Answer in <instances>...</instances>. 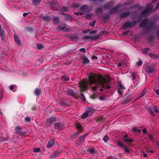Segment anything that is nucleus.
I'll return each instance as SVG.
<instances>
[{
	"label": "nucleus",
	"instance_id": "22",
	"mask_svg": "<svg viewBox=\"0 0 159 159\" xmlns=\"http://www.w3.org/2000/svg\"><path fill=\"white\" fill-rule=\"evenodd\" d=\"M87 134H85L79 137L78 139L79 140L80 142L82 143L84 141L85 138L87 135Z\"/></svg>",
	"mask_w": 159,
	"mask_h": 159
},
{
	"label": "nucleus",
	"instance_id": "37",
	"mask_svg": "<svg viewBox=\"0 0 159 159\" xmlns=\"http://www.w3.org/2000/svg\"><path fill=\"white\" fill-rule=\"evenodd\" d=\"M102 8L101 7H99L96 9L95 11V13H98L99 12H102Z\"/></svg>",
	"mask_w": 159,
	"mask_h": 159
},
{
	"label": "nucleus",
	"instance_id": "62",
	"mask_svg": "<svg viewBox=\"0 0 159 159\" xmlns=\"http://www.w3.org/2000/svg\"><path fill=\"white\" fill-rule=\"evenodd\" d=\"M32 109L33 111H35L37 109V107L35 106H34L32 107Z\"/></svg>",
	"mask_w": 159,
	"mask_h": 159
},
{
	"label": "nucleus",
	"instance_id": "4",
	"mask_svg": "<svg viewBox=\"0 0 159 159\" xmlns=\"http://www.w3.org/2000/svg\"><path fill=\"white\" fill-rule=\"evenodd\" d=\"M137 23L138 22L134 20L130 22V20H128L125 22L122 27L124 28L132 29L136 25Z\"/></svg>",
	"mask_w": 159,
	"mask_h": 159
},
{
	"label": "nucleus",
	"instance_id": "46",
	"mask_svg": "<svg viewBox=\"0 0 159 159\" xmlns=\"http://www.w3.org/2000/svg\"><path fill=\"white\" fill-rule=\"evenodd\" d=\"M109 140V138L107 135H105L103 138V140L106 143H107Z\"/></svg>",
	"mask_w": 159,
	"mask_h": 159
},
{
	"label": "nucleus",
	"instance_id": "23",
	"mask_svg": "<svg viewBox=\"0 0 159 159\" xmlns=\"http://www.w3.org/2000/svg\"><path fill=\"white\" fill-rule=\"evenodd\" d=\"M14 40L15 42L18 45H20V39L18 37V36L16 34H14Z\"/></svg>",
	"mask_w": 159,
	"mask_h": 159
},
{
	"label": "nucleus",
	"instance_id": "12",
	"mask_svg": "<svg viewBox=\"0 0 159 159\" xmlns=\"http://www.w3.org/2000/svg\"><path fill=\"white\" fill-rule=\"evenodd\" d=\"M69 38L73 41H76L79 39V35L78 34H72L69 36Z\"/></svg>",
	"mask_w": 159,
	"mask_h": 159
},
{
	"label": "nucleus",
	"instance_id": "40",
	"mask_svg": "<svg viewBox=\"0 0 159 159\" xmlns=\"http://www.w3.org/2000/svg\"><path fill=\"white\" fill-rule=\"evenodd\" d=\"M72 6L74 8H78L80 7V4L79 3H73Z\"/></svg>",
	"mask_w": 159,
	"mask_h": 159
},
{
	"label": "nucleus",
	"instance_id": "11",
	"mask_svg": "<svg viewBox=\"0 0 159 159\" xmlns=\"http://www.w3.org/2000/svg\"><path fill=\"white\" fill-rule=\"evenodd\" d=\"M51 5L52 7L55 8L57 11H59L60 8L59 4L57 1H53L51 2Z\"/></svg>",
	"mask_w": 159,
	"mask_h": 159
},
{
	"label": "nucleus",
	"instance_id": "32",
	"mask_svg": "<svg viewBox=\"0 0 159 159\" xmlns=\"http://www.w3.org/2000/svg\"><path fill=\"white\" fill-rule=\"evenodd\" d=\"M43 19L45 21H49L51 19V18L50 16H43Z\"/></svg>",
	"mask_w": 159,
	"mask_h": 159
},
{
	"label": "nucleus",
	"instance_id": "18",
	"mask_svg": "<svg viewBox=\"0 0 159 159\" xmlns=\"http://www.w3.org/2000/svg\"><path fill=\"white\" fill-rule=\"evenodd\" d=\"M54 143L55 142L53 140H51L49 141L47 145V147L48 148H51L54 144Z\"/></svg>",
	"mask_w": 159,
	"mask_h": 159
},
{
	"label": "nucleus",
	"instance_id": "19",
	"mask_svg": "<svg viewBox=\"0 0 159 159\" xmlns=\"http://www.w3.org/2000/svg\"><path fill=\"white\" fill-rule=\"evenodd\" d=\"M0 36L1 40L4 41L6 38V33L4 30L0 31Z\"/></svg>",
	"mask_w": 159,
	"mask_h": 159
},
{
	"label": "nucleus",
	"instance_id": "48",
	"mask_svg": "<svg viewBox=\"0 0 159 159\" xmlns=\"http://www.w3.org/2000/svg\"><path fill=\"white\" fill-rule=\"evenodd\" d=\"M89 39H91V36L87 35H85L83 37V39L84 40H88Z\"/></svg>",
	"mask_w": 159,
	"mask_h": 159
},
{
	"label": "nucleus",
	"instance_id": "30",
	"mask_svg": "<svg viewBox=\"0 0 159 159\" xmlns=\"http://www.w3.org/2000/svg\"><path fill=\"white\" fill-rule=\"evenodd\" d=\"M81 100L83 102H85L86 99L84 94L81 93L79 95Z\"/></svg>",
	"mask_w": 159,
	"mask_h": 159
},
{
	"label": "nucleus",
	"instance_id": "10",
	"mask_svg": "<svg viewBox=\"0 0 159 159\" xmlns=\"http://www.w3.org/2000/svg\"><path fill=\"white\" fill-rule=\"evenodd\" d=\"M57 120V118L55 117H52L47 120V124L50 126L52 125L53 122Z\"/></svg>",
	"mask_w": 159,
	"mask_h": 159
},
{
	"label": "nucleus",
	"instance_id": "15",
	"mask_svg": "<svg viewBox=\"0 0 159 159\" xmlns=\"http://www.w3.org/2000/svg\"><path fill=\"white\" fill-rule=\"evenodd\" d=\"M41 93V90L40 88H36L34 92V94L36 96H39Z\"/></svg>",
	"mask_w": 159,
	"mask_h": 159
},
{
	"label": "nucleus",
	"instance_id": "44",
	"mask_svg": "<svg viewBox=\"0 0 159 159\" xmlns=\"http://www.w3.org/2000/svg\"><path fill=\"white\" fill-rule=\"evenodd\" d=\"M61 78L64 79L65 81H67L69 80V78L68 77L65 75L61 76Z\"/></svg>",
	"mask_w": 159,
	"mask_h": 159
},
{
	"label": "nucleus",
	"instance_id": "56",
	"mask_svg": "<svg viewBox=\"0 0 159 159\" xmlns=\"http://www.w3.org/2000/svg\"><path fill=\"white\" fill-rule=\"evenodd\" d=\"M143 63V62L142 60H140L137 61V65L138 66H140L142 65Z\"/></svg>",
	"mask_w": 159,
	"mask_h": 159
},
{
	"label": "nucleus",
	"instance_id": "47",
	"mask_svg": "<svg viewBox=\"0 0 159 159\" xmlns=\"http://www.w3.org/2000/svg\"><path fill=\"white\" fill-rule=\"evenodd\" d=\"M88 116V112H85L81 116V118L82 119H84L86 118Z\"/></svg>",
	"mask_w": 159,
	"mask_h": 159
},
{
	"label": "nucleus",
	"instance_id": "36",
	"mask_svg": "<svg viewBox=\"0 0 159 159\" xmlns=\"http://www.w3.org/2000/svg\"><path fill=\"white\" fill-rule=\"evenodd\" d=\"M59 10L63 11H66L68 10L67 7H60Z\"/></svg>",
	"mask_w": 159,
	"mask_h": 159
},
{
	"label": "nucleus",
	"instance_id": "1",
	"mask_svg": "<svg viewBox=\"0 0 159 159\" xmlns=\"http://www.w3.org/2000/svg\"><path fill=\"white\" fill-rule=\"evenodd\" d=\"M89 82L90 85H92L98 83L100 84L101 87L105 89L107 88V89H109L111 87L108 85V83L109 80L104 77L102 75L98 76L96 78V75L94 74H91L89 76Z\"/></svg>",
	"mask_w": 159,
	"mask_h": 159
},
{
	"label": "nucleus",
	"instance_id": "5",
	"mask_svg": "<svg viewBox=\"0 0 159 159\" xmlns=\"http://www.w3.org/2000/svg\"><path fill=\"white\" fill-rule=\"evenodd\" d=\"M93 9V6H88L86 4L83 5L80 7V10L82 11L85 10L88 12L91 11Z\"/></svg>",
	"mask_w": 159,
	"mask_h": 159
},
{
	"label": "nucleus",
	"instance_id": "24",
	"mask_svg": "<svg viewBox=\"0 0 159 159\" xmlns=\"http://www.w3.org/2000/svg\"><path fill=\"white\" fill-rule=\"evenodd\" d=\"M68 94L72 96H75V91L72 89H69L67 91Z\"/></svg>",
	"mask_w": 159,
	"mask_h": 159
},
{
	"label": "nucleus",
	"instance_id": "60",
	"mask_svg": "<svg viewBox=\"0 0 159 159\" xmlns=\"http://www.w3.org/2000/svg\"><path fill=\"white\" fill-rule=\"evenodd\" d=\"M119 87H120V88L122 89H125V87L123 86V85H122V84L120 83H119Z\"/></svg>",
	"mask_w": 159,
	"mask_h": 159
},
{
	"label": "nucleus",
	"instance_id": "9",
	"mask_svg": "<svg viewBox=\"0 0 159 159\" xmlns=\"http://www.w3.org/2000/svg\"><path fill=\"white\" fill-rule=\"evenodd\" d=\"M81 132V130H77L70 137V139L71 140H73L76 138L78 136H79L80 133Z\"/></svg>",
	"mask_w": 159,
	"mask_h": 159
},
{
	"label": "nucleus",
	"instance_id": "28",
	"mask_svg": "<svg viewBox=\"0 0 159 159\" xmlns=\"http://www.w3.org/2000/svg\"><path fill=\"white\" fill-rule=\"evenodd\" d=\"M100 35L99 34L94 35L93 36L91 37V41L97 40L100 38Z\"/></svg>",
	"mask_w": 159,
	"mask_h": 159
},
{
	"label": "nucleus",
	"instance_id": "34",
	"mask_svg": "<svg viewBox=\"0 0 159 159\" xmlns=\"http://www.w3.org/2000/svg\"><path fill=\"white\" fill-rule=\"evenodd\" d=\"M148 111L153 116H155V115L152 111V108L151 107H148Z\"/></svg>",
	"mask_w": 159,
	"mask_h": 159
},
{
	"label": "nucleus",
	"instance_id": "31",
	"mask_svg": "<svg viewBox=\"0 0 159 159\" xmlns=\"http://www.w3.org/2000/svg\"><path fill=\"white\" fill-rule=\"evenodd\" d=\"M123 140L125 142H132L133 141V139L129 138H124Z\"/></svg>",
	"mask_w": 159,
	"mask_h": 159
},
{
	"label": "nucleus",
	"instance_id": "17",
	"mask_svg": "<svg viewBox=\"0 0 159 159\" xmlns=\"http://www.w3.org/2000/svg\"><path fill=\"white\" fill-rule=\"evenodd\" d=\"M130 12L129 11L121 13L120 15V17L122 18H125L128 16L130 14Z\"/></svg>",
	"mask_w": 159,
	"mask_h": 159
},
{
	"label": "nucleus",
	"instance_id": "13",
	"mask_svg": "<svg viewBox=\"0 0 159 159\" xmlns=\"http://www.w3.org/2000/svg\"><path fill=\"white\" fill-rule=\"evenodd\" d=\"M114 2L113 1H110L103 6V8L105 9H107L111 7V5L114 3Z\"/></svg>",
	"mask_w": 159,
	"mask_h": 159
},
{
	"label": "nucleus",
	"instance_id": "8",
	"mask_svg": "<svg viewBox=\"0 0 159 159\" xmlns=\"http://www.w3.org/2000/svg\"><path fill=\"white\" fill-rule=\"evenodd\" d=\"M119 7V5H118L112 7L109 11L110 14V15H112L114 13H117L118 11Z\"/></svg>",
	"mask_w": 159,
	"mask_h": 159
},
{
	"label": "nucleus",
	"instance_id": "39",
	"mask_svg": "<svg viewBox=\"0 0 159 159\" xmlns=\"http://www.w3.org/2000/svg\"><path fill=\"white\" fill-rule=\"evenodd\" d=\"M37 47L38 49H40L44 48L43 45L40 44L38 43L37 44Z\"/></svg>",
	"mask_w": 159,
	"mask_h": 159
},
{
	"label": "nucleus",
	"instance_id": "35",
	"mask_svg": "<svg viewBox=\"0 0 159 159\" xmlns=\"http://www.w3.org/2000/svg\"><path fill=\"white\" fill-rule=\"evenodd\" d=\"M53 20L55 24H57L59 22V18L58 17H54L53 18Z\"/></svg>",
	"mask_w": 159,
	"mask_h": 159
},
{
	"label": "nucleus",
	"instance_id": "27",
	"mask_svg": "<svg viewBox=\"0 0 159 159\" xmlns=\"http://www.w3.org/2000/svg\"><path fill=\"white\" fill-rule=\"evenodd\" d=\"M104 119V117L102 116L98 118L96 120V122L99 124H100L103 120Z\"/></svg>",
	"mask_w": 159,
	"mask_h": 159
},
{
	"label": "nucleus",
	"instance_id": "7",
	"mask_svg": "<svg viewBox=\"0 0 159 159\" xmlns=\"http://www.w3.org/2000/svg\"><path fill=\"white\" fill-rule=\"evenodd\" d=\"M55 129H59L65 127V123L63 122H60L56 123L54 125Z\"/></svg>",
	"mask_w": 159,
	"mask_h": 159
},
{
	"label": "nucleus",
	"instance_id": "6",
	"mask_svg": "<svg viewBox=\"0 0 159 159\" xmlns=\"http://www.w3.org/2000/svg\"><path fill=\"white\" fill-rule=\"evenodd\" d=\"M149 6L147 8L141 13V16H147L148 12L152 10L153 8V6L151 4L149 5Z\"/></svg>",
	"mask_w": 159,
	"mask_h": 159
},
{
	"label": "nucleus",
	"instance_id": "45",
	"mask_svg": "<svg viewBox=\"0 0 159 159\" xmlns=\"http://www.w3.org/2000/svg\"><path fill=\"white\" fill-rule=\"evenodd\" d=\"M153 108L154 112L157 113H159V111L156 106L155 105L153 106Z\"/></svg>",
	"mask_w": 159,
	"mask_h": 159
},
{
	"label": "nucleus",
	"instance_id": "64",
	"mask_svg": "<svg viewBox=\"0 0 159 159\" xmlns=\"http://www.w3.org/2000/svg\"><path fill=\"white\" fill-rule=\"evenodd\" d=\"M153 39V37L152 36H149L148 38V40L149 41H151Z\"/></svg>",
	"mask_w": 159,
	"mask_h": 159
},
{
	"label": "nucleus",
	"instance_id": "26",
	"mask_svg": "<svg viewBox=\"0 0 159 159\" xmlns=\"http://www.w3.org/2000/svg\"><path fill=\"white\" fill-rule=\"evenodd\" d=\"M154 27V25L152 24H150L147 27L145 28V30H146V33H147L148 30H152Z\"/></svg>",
	"mask_w": 159,
	"mask_h": 159
},
{
	"label": "nucleus",
	"instance_id": "2",
	"mask_svg": "<svg viewBox=\"0 0 159 159\" xmlns=\"http://www.w3.org/2000/svg\"><path fill=\"white\" fill-rule=\"evenodd\" d=\"M155 65L153 63H149L145 65V71L146 73L148 74L152 73L154 70Z\"/></svg>",
	"mask_w": 159,
	"mask_h": 159
},
{
	"label": "nucleus",
	"instance_id": "25",
	"mask_svg": "<svg viewBox=\"0 0 159 159\" xmlns=\"http://www.w3.org/2000/svg\"><path fill=\"white\" fill-rule=\"evenodd\" d=\"M21 130H16V133L18 135L21 136H24L26 134V132H21Z\"/></svg>",
	"mask_w": 159,
	"mask_h": 159
},
{
	"label": "nucleus",
	"instance_id": "14",
	"mask_svg": "<svg viewBox=\"0 0 159 159\" xmlns=\"http://www.w3.org/2000/svg\"><path fill=\"white\" fill-rule=\"evenodd\" d=\"M148 21L147 19H145L142 21L140 24L139 26L140 28L145 27L148 24Z\"/></svg>",
	"mask_w": 159,
	"mask_h": 159
},
{
	"label": "nucleus",
	"instance_id": "55",
	"mask_svg": "<svg viewBox=\"0 0 159 159\" xmlns=\"http://www.w3.org/2000/svg\"><path fill=\"white\" fill-rule=\"evenodd\" d=\"M89 152L92 154H94L95 151L94 149L93 148H91L89 149Z\"/></svg>",
	"mask_w": 159,
	"mask_h": 159
},
{
	"label": "nucleus",
	"instance_id": "49",
	"mask_svg": "<svg viewBox=\"0 0 159 159\" xmlns=\"http://www.w3.org/2000/svg\"><path fill=\"white\" fill-rule=\"evenodd\" d=\"M124 149L125 150V152H126L129 153V150L128 147L126 146H125L124 147Z\"/></svg>",
	"mask_w": 159,
	"mask_h": 159
},
{
	"label": "nucleus",
	"instance_id": "42",
	"mask_svg": "<svg viewBox=\"0 0 159 159\" xmlns=\"http://www.w3.org/2000/svg\"><path fill=\"white\" fill-rule=\"evenodd\" d=\"M147 93V91L145 89H143L141 93V95H140V97H142L143 96L146 94Z\"/></svg>",
	"mask_w": 159,
	"mask_h": 159
},
{
	"label": "nucleus",
	"instance_id": "61",
	"mask_svg": "<svg viewBox=\"0 0 159 159\" xmlns=\"http://www.w3.org/2000/svg\"><path fill=\"white\" fill-rule=\"evenodd\" d=\"M109 16L108 15H106L102 17V19L103 20H107L109 19Z\"/></svg>",
	"mask_w": 159,
	"mask_h": 159
},
{
	"label": "nucleus",
	"instance_id": "41",
	"mask_svg": "<svg viewBox=\"0 0 159 159\" xmlns=\"http://www.w3.org/2000/svg\"><path fill=\"white\" fill-rule=\"evenodd\" d=\"M75 126L78 129H83L81 125L79 123H77Z\"/></svg>",
	"mask_w": 159,
	"mask_h": 159
},
{
	"label": "nucleus",
	"instance_id": "21",
	"mask_svg": "<svg viewBox=\"0 0 159 159\" xmlns=\"http://www.w3.org/2000/svg\"><path fill=\"white\" fill-rule=\"evenodd\" d=\"M150 50V49L149 48H146L141 50V51L142 54L145 55H147L148 53V51Z\"/></svg>",
	"mask_w": 159,
	"mask_h": 159
},
{
	"label": "nucleus",
	"instance_id": "3",
	"mask_svg": "<svg viewBox=\"0 0 159 159\" xmlns=\"http://www.w3.org/2000/svg\"><path fill=\"white\" fill-rule=\"evenodd\" d=\"M80 92H84L88 88L89 83L85 79H84L79 83Z\"/></svg>",
	"mask_w": 159,
	"mask_h": 159
},
{
	"label": "nucleus",
	"instance_id": "29",
	"mask_svg": "<svg viewBox=\"0 0 159 159\" xmlns=\"http://www.w3.org/2000/svg\"><path fill=\"white\" fill-rule=\"evenodd\" d=\"M41 0H32V2L34 5H38L41 2Z\"/></svg>",
	"mask_w": 159,
	"mask_h": 159
},
{
	"label": "nucleus",
	"instance_id": "57",
	"mask_svg": "<svg viewBox=\"0 0 159 159\" xmlns=\"http://www.w3.org/2000/svg\"><path fill=\"white\" fill-rule=\"evenodd\" d=\"M25 120L26 122H29L30 120V118L29 117H26L25 118Z\"/></svg>",
	"mask_w": 159,
	"mask_h": 159
},
{
	"label": "nucleus",
	"instance_id": "43",
	"mask_svg": "<svg viewBox=\"0 0 159 159\" xmlns=\"http://www.w3.org/2000/svg\"><path fill=\"white\" fill-rule=\"evenodd\" d=\"M93 16V14L92 13H87L86 14L85 16L86 18H89V17H91Z\"/></svg>",
	"mask_w": 159,
	"mask_h": 159
},
{
	"label": "nucleus",
	"instance_id": "58",
	"mask_svg": "<svg viewBox=\"0 0 159 159\" xmlns=\"http://www.w3.org/2000/svg\"><path fill=\"white\" fill-rule=\"evenodd\" d=\"M79 51L80 52H83L84 53H85L86 52L85 49L84 48L80 49H79Z\"/></svg>",
	"mask_w": 159,
	"mask_h": 159
},
{
	"label": "nucleus",
	"instance_id": "20",
	"mask_svg": "<svg viewBox=\"0 0 159 159\" xmlns=\"http://www.w3.org/2000/svg\"><path fill=\"white\" fill-rule=\"evenodd\" d=\"M148 55L152 59H158L159 56L158 55L155 54L153 53H149L148 54Z\"/></svg>",
	"mask_w": 159,
	"mask_h": 159
},
{
	"label": "nucleus",
	"instance_id": "51",
	"mask_svg": "<svg viewBox=\"0 0 159 159\" xmlns=\"http://www.w3.org/2000/svg\"><path fill=\"white\" fill-rule=\"evenodd\" d=\"M118 145L120 147H124V144L123 143L121 142L120 140H119L117 142Z\"/></svg>",
	"mask_w": 159,
	"mask_h": 159
},
{
	"label": "nucleus",
	"instance_id": "52",
	"mask_svg": "<svg viewBox=\"0 0 159 159\" xmlns=\"http://www.w3.org/2000/svg\"><path fill=\"white\" fill-rule=\"evenodd\" d=\"M40 151V149L39 148H34L33 149V151L34 152H39Z\"/></svg>",
	"mask_w": 159,
	"mask_h": 159
},
{
	"label": "nucleus",
	"instance_id": "63",
	"mask_svg": "<svg viewBox=\"0 0 159 159\" xmlns=\"http://www.w3.org/2000/svg\"><path fill=\"white\" fill-rule=\"evenodd\" d=\"M1 139H2V141L7 140L8 139V138H6L5 137H2Z\"/></svg>",
	"mask_w": 159,
	"mask_h": 159
},
{
	"label": "nucleus",
	"instance_id": "50",
	"mask_svg": "<svg viewBox=\"0 0 159 159\" xmlns=\"http://www.w3.org/2000/svg\"><path fill=\"white\" fill-rule=\"evenodd\" d=\"M136 74L134 72H133L131 73V76L132 77L134 80H136Z\"/></svg>",
	"mask_w": 159,
	"mask_h": 159
},
{
	"label": "nucleus",
	"instance_id": "53",
	"mask_svg": "<svg viewBox=\"0 0 159 159\" xmlns=\"http://www.w3.org/2000/svg\"><path fill=\"white\" fill-rule=\"evenodd\" d=\"M107 31H105V30H103V31H101V32H100V34H100V36H102V35H104L105 34H107Z\"/></svg>",
	"mask_w": 159,
	"mask_h": 159
},
{
	"label": "nucleus",
	"instance_id": "59",
	"mask_svg": "<svg viewBox=\"0 0 159 159\" xmlns=\"http://www.w3.org/2000/svg\"><path fill=\"white\" fill-rule=\"evenodd\" d=\"M96 21H93V22L90 23L89 24V25L90 26H92V27H93L94 26L95 23Z\"/></svg>",
	"mask_w": 159,
	"mask_h": 159
},
{
	"label": "nucleus",
	"instance_id": "16",
	"mask_svg": "<svg viewBox=\"0 0 159 159\" xmlns=\"http://www.w3.org/2000/svg\"><path fill=\"white\" fill-rule=\"evenodd\" d=\"M81 59L82 60L83 64H85L89 62V60L86 57L84 56L81 58Z\"/></svg>",
	"mask_w": 159,
	"mask_h": 159
},
{
	"label": "nucleus",
	"instance_id": "33",
	"mask_svg": "<svg viewBox=\"0 0 159 159\" xmlns=\"http://www.w3.org/2000/svg\"><path fill=\"white\" fill-rule=\"evenodd\" d=\"M15 87H16V86L15 85H11L10 86L9 89L10 90L15 92L16 91V89L14 90Z\"/></svg>",
	"mask_w": 159,
	"mask_h": 159
},
{
	"label": "nucleus",
	"instance_id": "54",
	"mask_svg": "<svg viewBox=\"0 0 159 159\" xmlns=\"http://www.w3.org/2000/svg\"><path fill=\"white\" fill-rule=\"evenodd\" d=\"M148 137L150 140L151 141H153L154 140V138L151 134H149L148 135Z\"/></svg>",
	"mask_w": 159,
	"mask_h": 159
},
{
	"label": "nucleus",
	"instance_id": "38",
	"mask_svg": "<svg viewBox=\"0 0 159 159\" xmlns=\"http://www.w3.org/2000/svg\"><path fill=\"white\" fill-rule=\"evenodd\" d=\"M98 96V95L96 93H93L90 96V98L92 99H95L96 98H97Z\"/></svg>",
	"mask_w": 159,
	"mask_h": 159
}]
</instances>
